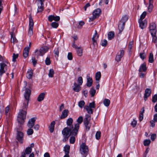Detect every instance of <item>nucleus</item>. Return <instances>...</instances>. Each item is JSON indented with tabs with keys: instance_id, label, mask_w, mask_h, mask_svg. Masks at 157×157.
Returning <instances> with one entry per match:
<instances>
[{
	"instance_id": "obj_1",
	"label": "nucleus",
	"mask_w": 157,
	"mask_h": 157,
	"mask_svg": "<svg viewBox=\"0 0 157 157\" xmlns=\"http://www.w3.org/2000/svg\"><path fill=\"white\" fill-rule=\"evenodd\" d=\"M31 94V90L29 89L26 88L24 94L25 100L24 101L23 109H20L18 114L17 120L21 124H23L26 118V112L25 109H27L29 103V98Z\"/></svg>"
},
{
	"instance_id": "obj_2",
	"label": "nucleus",
	"mask_w": 157,
	"mask_h": 157,
	"mask_svg": "<svg viewBox=\"0 0 157 157\" xmlns=\"http://www.w3.org/2000/svg\"><path fill=\"white\" fill-rule=\"evenodd\" d=\"M149 28L152 38V42L154 43H157L156 26L155 23L152 22L150 23Z\"/></svg>"
},
{
	"instance_id": "obj_3",
	"label": "nucleus",
	"mask_w": 157,
	"mask_h": 157,
	"mask_svg": "<svg viewBox=\"0 0 157 157\" xmlns=\"http://www.w3.org/2000/svg\"><path fill=\"white\" fill-rule=\"evenodd\" d=\"M77 121L78 123L75 124L74 129L73 130L72 132V136H75L77 134L79 127V124H81L83 121L82 117V116L79 117L77 119Z\"/></svg>"
},
{
	"instance_id": "obj_4",
	"label": "nucleus",
	"mask_w": 157,
	"mask_h": 157,
	"mask_svg": "<svg viewBox=\"0 0 157 157\" xmlns=\"http://www.w3.org/2000/svg\"><path fill=\"white\" fill-rule=\"evenodd\" d=\"M79 150L81 154L83 155V157H86L88 153L89 149L85 143H82L80 145Z\"/></svg>"
},
{
	"instance_id": "obj_5",
	"label": "nucleus",
	"mask_w": 157,
	"mask_h": 157,
	"mask_svg": "<svg viewBox=\"0 0 157 157\" xmlns=\"http://www.w3.org/2000/svg\"><path fill=\"white\" fill-rule=\"evenodd\" d=\"M62 133L64 136L63 140V142H65L68 140L70 135H72L71 134V131H69L68 128H64L62 131Z\"/></svg>"
},
{
	"instance_id": "obj_6",
	"label": "nucleus",
	"mask_w": 157,
	"mask_h": 157,
	"mask_svg": "<svg viewBox=\"0 0 157 157\" xmlns=\"http://www.w3.org/2000/svg\"><path fill=\"white\" fill-rule=\"evenodd\" d=\"M34 22L31 15L29 16V24L28 34L30 36L33 35Z\"/></svg>"
},
{
	"instance_id": "obj_7",
	"label": "nucleus",
	"mask_w": 157,
	"mask_h": 157,
	"mask_svg": "<svg viewBox=\"0 0 157 157\" xmlns=\"http://www.w3.org/2000/svg\"><path fill=\"white\" fill-rule=\"evenodd\" d=\"M101 10L100 9L95 10L93 12V16L89 18V21H93L96 18L98 17L100 15Z\"/></svg>"
},
{
	"instance_id": "obj_8",
	"label": "nucleus",
	"mask_w": 157,
	"mask_h": 157,
	"mask_svg": "<svg viewBox=\"0 0 157 157\" xmlns=\"http://www.w3.org/2000/svg\"><path fill=\"white\" fill-rule=\"evenodd\" d=\"M91 120V117L89 115H86L84 121V124L87 131L90 130L91 125L89 124V121Z\"/></svg>"
},
{
	"instance_id": "obj_9",
	"label": "nucleus",
	"mask_w": 157,
	"mask_h": 157,
	"mask_svg": "<svg viewBox=\"0 0 157 157\" xmlns=\"http://www.w3.org/2000/svg\"><path fill=\"white\" fill-rule=\"evenodd\" d=\"M73 122V120L71 118H69L67 120L66 123L67 126L68 127H66L65 128H68L69 130V131H71V134H72V132L73 130L74 129V128L73 126L72 125V123Z\"/></svg>"
},
{
	"instance_id": "obj_10",
	"label": "nucleus",
	"mask_w": 157,
	"mask_h": 157,
	"mask_svg": "<svg viewBox=\"0 0 157 157\" xmlns=\"http://www.w3.org/2000/svg\"><path fill=\"white\" fill-rule=\"evenodd\" d=\"M48 48L47 47L44 46L42 47L39 50H36L35 51V53H37L38 56H42L48 51Z\"/></svg>"
},
{
	"instance_id": "obj_11",
	"label": "nucleus",
	"mask_w": 157,
	"mask_h": 157,
	"mask_svg": "<svg viewBox=\"0 0 157 157\" xmlns=\"http://www.w3.org/2000/svg\"><path fill=\"white\" fill-rule=\"evenodd\" d=\"M0 74L2 75L7 71V66L6 64L4 63H1L0 64Z\"/></svg>"
},
{
	"instance_id": "obj_12",
	"label": "nucleus",
	"mask_w": 157,
	"mask_h": 157,
	"mask_svg": "<svg viewBox=\"0 0 157 157\" xmlns=\"http://www.w3.org/2000/svg\"><path fill=\"white\" fill-rule=\"evenodd\" d=\"M48 20L50 22H52L53 20L55 21H58L60 20V17L59 16L50 15L48 17Z\"/></svg>"
},
{
	"instance_id": "obj_13",
	"label": "nucleus",
	"mask_w": 157,
	"mask_h": 157,
	"mask_svg": "<svg viewBox=\"0 0 157 157\" xmlns=\"http://www.w3.org/2000/svg\"><path fill=\"white\" fill-rule=\"evenodd\" d=\"M151 94V91L150 89L147 88L146 89L144 95V98L145 101H146L147 100L148 97L150 96Z\"/></svg>"
},
{
	"instance_id": "obj_14",
	"label": "nucleus",
	"mask_w": 157,
	"mask_h": 157,
	"mask_svg": "<svg viewBox=\"0 0 157 157\" xmlns=\"http://www.w3.org/2000/svg\"><path fill=\"white\" fill-rule=\"evenodd\" d=\"M124 51L123 50H121L120 51V53H118L117 54L115 58V60L117 62H118L121 60V59L124 56Z\"/></svg>"
},
{
	"instance_id": "obj_15",
	"label": "nucleus",
	"mask_w": 157,
	"mask_h": 157,
	"mask_svg": "<svg viewBox=\"0 0 157 157\" xmlns=\"http://www.w3.org/2000/svg\"><path fill=\"white\" fill-rule=\"evenodd\" d=\"M38 6L37 13L42 12L44 10V3L37 2Z\"/></svg>"
},
{
	"instance_id": "obj_16",
	"label": "nucleus",
	"mask_w": 157,
	"mask_h": 157,
	"mask_svg": "<svg viewBox=\"0 0 157 157\" xmlns=\"http://www.w3.org/2000/svg\"><path fill=\"white\" fill-rule=\"evenodd\" d=\"M36 118L33 117L30 119L28 123V126L29 128H32L34 126Z\"/></svg>"
},
{
	"instance_id": "obj_17",
	"label": "nucleus",
	"mask_w": 157,
	"mask_h": 157,
	"mask_svg": "<svg viewBox=\"0 0 157 157\" xmlns=\"http://www.w3.org/2000/svg\"><path fill=\"white\" fill-rule=\"evenodd\" d=\"M98 37V35L97 34L96 30L95 31V33L92 38L93 44L94 46L97 45V40Z\"/></svg>"
},
{
	"instance_id": "obj_18",
	"label": "nucleus",
	"mask_w": 157,
	"mask_h": 157,
	"mask_svg": "<svg viewBox=\"0 0 157 157\" xmlns=\"http://www.w3.org/2000/svg\"><path fill=\"white\" fill-rule=\"evenodd\" d=\"M23 133L21 132L17 131V139L21 143H22V140H23Z\"/></svg>"
},
{
	"instance_id": "obj_19",
	"label": "nucleus",
	"mask_w": 157,
	"mask_h": 157,
	"mask_svg": "<svg viewBox=\"0 0 157 157\" xmlns=\"http://www.w3.org/2000/svg\"><path fill=\"white\" fill-rule=\"evenodd\" d=\"M73 87V90L76 92H78L81 89L80 85L77 84L75 82L74 83Z\"/></svg>"
},
{
	"instance_id": "obj_20",
	"label": "nucleus",
	"mask_w": 157,
	"mask_h": 157,
	"mask_svg": "<svg viewBox=\"0 0 157 157\" xmlns=\"http://www.w3.org/2000/svg\"><path fill=\"white\" fill-rule=\"evenodd\" d=\"M124 22L120 21L118 27L120 33H121L122 31L124 29Z\"/></svg>"
},
{
	"instance_id": "obj_21",
	"label": "nucleus",
	"mask_w": 157,
	"mask_h": 157,
	"mask_svg": "<svg viewBox=\"0 0 157 157\" xmlns=\"http://www.w3.org/2000/svg\"><path fill=\"white\" fill-rule=\"evenodd\" d=\"M68 110L67 109H65L62 112L61 116L60 117V119H63L67 117Z\"/></svg>"
},
{
	"instance_id": "obj_22",
	"label": "nucleus",
	"mask_w": 157,
	"mask_h": 157,
	"mask_svg": "<svg viewBox=\"0 0 157 157\" xmlns=\"http://www.w3.org/2000/svg\"><path fill=\"white\" fill-rule=\"evenodd\" d=\"M87 83L86 85L88 87H90L92 86L93 83L92 79L90 77L89 75H87Z\"/></svg>"
},
{
	"instance_id": "obj_23",
	"label": "nucleus",
	"mask_w": 157,
	"mask_h": 157,
	"mask_svg": "<svg viewBox=\"0 0 157 157\" xmlns=\"http://www.w3.org/2000/svg\"><path fill=\"white\" fill-rule=\"evenodd\" d=\"M29 48L25 47L23 52V56L25 58H26L28 56L29 52Z\"/></svg>"
},
{
	"instance_id": "obj_24",
	"label": "nucleus",
	"mask_w": 157,
	"mask_h": 157,
	"mask_svg": "<svg viewBox=\"0 0 157 157\" xmlns=\"http://www.w3.org/2000/svg\"><path fill=\"white\" fill-rule=\"evenodd\" d=\"M55 123V122L53 121L50 124L49 128V131L51 133H52L54 131Z\"/></svg>"
},
{
	"instance_id": "obj_25",
	"label": "nucleus",
	"mask_w": 157,
	"mask_h": 157,
	"mask_svg": "<svg viewBox=\"0 0 157 157\" xmlns=\"http://www.w3.org/2000/svg\"><path fill=\"white\" fill-rule=\"evenodd\" d=\"M138 22L139 23L140 27L141 29H143L146 27L147 25L146 23L144 22L142 20H139Z\"/></svg>"
},
{
	"instance_id": "obj_26",
	"label": "nucleus",
	"mask_w": 157,
	"mask_h": 157,
	"mask_svg": "<svg viewBox=\"0 0 157 157\" xmlns=\"http://www.w3.org/2000/svg\"><path fill=\"white\" fill-rule=\"evenodd\" d=\"M70 147L69 145H66L64 147V151L65 152V155L67 156L69 155L68 154L69 153V151Z\"/></svg>"
},
{
	"instance_id": "obj_27",
	"label": "nucleus",
	"mask_w": 157,
	"mask_h": 157,
	"mask_svg": "<svg viewBox=\"0 0 157 157\" xmlns=\"http://www.w3.org/2000/svg\"><path fill=\"white\" fill-rule=\"evenodd\" d=\"M146 65L145 63H143L141 64L139 69V72H144L146 70Z\"/></svg>"
},
{
	"instance_id": "obj_28",
	"label": "nucleus",
	"mask_w": 157,
	"mask_h": 157,
	"mask_svg": "<svg viewBox=\"0 0 157 157\" xmlns=\"http://www.w3.org/2000/svg\"><path fill=\"white\" fill-rule=\"evenodd\" d=\"M45 94L44 93H42L40 94L37 98V101L40 102L43 100L44 98Z\"/></svg>"
},
{
	"instance_id": "obj_29",
	"label": "nucleus",
	"mask_w": 157,
	"mask_h": 157,
	"mask_svg": "<svg viewBox=\"0 0 157 157\" xmlns=\"http://www.w3.org/2000/svg\"><path fill=\"white\" fill-rule=\"evenodd\" d=\"M84 109L86 110L89 114H92L93 113V110L92 108L88 107V105H86L85 106Z\"/></svg>"
},
{
	"instance_id": "obj_30",
	"label": "nucleus",
	"mask_w": 157,
	"mask_h": 157,
	"mask_svg": "<svg viewBox=\"0 0 157 157\" xmlns=\"http://www.w3.org/2000/svg\"><path fill=\"white\" fill-rule=\"evenodd\" d=\"M33 71L31 69H29L26 74V77L29 79H31L33 76Z\"/></svg>"
},
{
	"instance_id": "obj_31",
	"label": "nucleus",
	"mask_w": 157,
	"mask_h": 157,
	"mask_svg": "<svg viewBox=\"0 0 157 157\" xmlns=\"http://www.w3.org/2000/svg\"><path fill=\"white\" fill-rule=\"evenodd\" d=\"M114 36V33L113 32H110L108 34V39L111 40L113 39Z\"/></svg>"
},
{
	"instance_id": "obj_32",
	"label": "nucleus",
	"mask_w": 157,
	"mask_h": 157,
	"mask_svg": "<svg viewBox=\"0 0 157 157\" xmlns=\"http://www.w3.org/2000/svg\"><path fill=\"white\" fill-rule=\"evenodd\" d=\"M77 52L78 56H80L82 55V49L80 47H78L77 49Z\"/></svg>"
},
{
	"instance_id": "obj_33",
	"label": "nucleus",
	"mask_w": 157,
	"mask_h": 157,
	"mask_svg": "<svg viewBox=\"0 0 157 157\" xmlns=\"http://www.w3.org/2000/svg\"><path fill=\"white\" fill-rule=\"evenodd\" d=\"M110 100L107 99H105L103 101V103L105 105L106 107H108L109 106L110 104Z\"/></svg>"
},
{
	"instance_id": "obj_34",
	"label": "nucleus",
	"mask_w": 157,
	"mask_h": 157,
	"mask_svg": "<svg viewBox=\"0 0 157 157\" xmlns=\"http://www.w3.org/2000/svg\"><path fill=\"white\" fill-rule=\"evenodd\" d=\"M148 60L150 63H152L154 61L153 55L152 53H151L150 54Z\"/></svg>"
},
{
	"instance_id": "obj_35",
	"label": "nucleus",
	"mask_w": 157,
	"mask_h": 157,
	"mask_svg": "<svg viewBox=\"0 0 157 157\" xmlns=\"http://www.w3.org/2000/svg\"><path fill=\"white\" fill-rule=\"evenodd\" d=\"M101 77V73L100 72H97L95 75V78L97 81H99Z\"/></svg>"
},
{
	"instance_id": "obj_36",
	"label": "nucleus",
	"mask_w": 157,
	"mask_h": 157,
	"mask_svg": "<svg viewBox=\"0 0 157 157\" xmlns=\"http://www.w3.org/2000/svg\"><path fill=\"white\" fill-rule=\"evenodd\" d=\"M54 72V71L52 69H50L49 71L48 75L49 77L52 78L53 76Z\"/></svg>"
},
{
	"instance_id": "obj_37",
	"label": "nucleus",
	"mask_w": 157,
	"mask_h": 157,
	"mask_svg": "<svg viewBox=\"0 0 157 157\" xmlns=\"http://www.w3.org/2000/svg\"><path fill=\"white\" fill-rule=\"evenodd\" d=\"M90 94H91L92 97H93L96 93V90L93 89V88H92L90 89Z\"/></svg>"
},
{
	"instance_id": "obj_38",
	"label": "nucleus",
	"mask_w": 157,
	"mask_h": 157,
	"mask_svg": "<svg viewBox=\"0 0 157 157\" xmlns=\"http://www.w3.org/2000/svg\"><path fill=\"white\" fill-rule=\"evenodd\" d=\"M85 104V102L83 101H81L78 103V105L81 108H82Z\"/></svg>"
},
{
	"instance_id": "obj_39",
	"label": "nucleus",
	"mask_w": 157,
	"mask_h": 157,
	"mask_svg": "<svg viewBox=\"0 0 157 157\" xmlns=\"http://www.w3.org/2000/svg\"><path fill=\"white\" fill-rule=\"evenodd\" d=\"M128 17L127 16H124L122 17L120 21H122V22H124L125 24V22L127 21L128 19Z\"/></svg>"
},
{
	"instance_id": "obj_40",
	"label": "nucleus",
	"mask_w": 157,
	"mask_h": 157,
	"mask_svg": "<svg viewBox=\"0 0 157 157\" xmlns=\"http://www.w3.org/2000/svg\"><path fill=\"white\" fill-rule=\"evenodd\" d=\"M32 151V149L31 147H28L26 148L25 150V152L27 154H29L31 153Z\"/></svg>"
},
{
	"instance_id": "obj_41",
	"label": "nucleus",
	"mask_w": 157,
	"mask_h": 157,
	"mask_svg": "<svg viewBox=\"0 0 157 157\" xmlns=\"http://www.w3.org/2000/svg\"><path fill=\"white\" fill-rule=\"evenodd\" d=\"M101 132L100 131H97L95 135V137L97 139L99 140L100 138Z\"/></svg>"
},
{
	"instance_id": "obj_42",
	"label": "nucleus",
	"mask_w": 157,
	"mask_h": 157,
	"mask_svg": "<svg viewBox=\"0 0 157 157\" xmlns=\"http://www.w3.org/2000/svg\"><path fill=\"white\" fill-rule=\"evenodd\" d=\"M151 141L150 140H146L144 141V144L145 146L148 145L150 143Z\"/></svg>"
},
{
	"instance_id": "obj_43",
	"label": "nucleus",
	"mask_w": 157,
	"mask_h": 157,
	"mask_svg": "<svg viewBox=\"0 0 157 157\" xmlns=\"http://www.w3.org/2000/svg\"><path fill=\"white\" fill-rule=\"evenodd\" d=\"M31 128H30L28 129L27 131V134L28 135H31L33 133V129Z\"/></svg>"
},
{
	"instance_id": "obj_44",
	"label": "nucleus",
	"mask_w": 157,
	"mask_h": 157,
	"mask_svg": "<svg viewBox=\"0 0 157 157\" xmlns=\"http://www.w3.org/2000/svg\"><path fill=\"white\" fill-rule=\"evenodd\" d=\"M153 6V3H149V5L148 8V10L149 12L150 13L152 11Z\"/></svg>"
},
{
	"instance_id": "obj_45",
	"label": "nucleus",
	"mask_w": 157,
	"mask_h": 157,
	"mask_svg": "<svg viewBox=\"0 0 157 157\" xmlns=\"http://www.w3.org/2000/svg\"><path fill=\"white\" fill-rule=\"evenodd\" d=\"M51 25L53 28H57L59 25L56 22H54L52 23Z\"/></svg>"
},
{
	"instance_id": "obj_46",
	"label": "nucleus",
	"mask_w": 157,
	"mask_h": 157,
	"mask_svg": "<svg viewBox=\"0 0 157 157\" xmlns=\"http://www.w3.org/2000/svg\"><path fill=\"white\" fill-rule=\"evenodd\" d=\"M75 140V138L74 136H71L70 139V142L71 144H73Z\"/></svg>"
},
{
	"instance_id": "obj_47",
	"label": "nucleus",
	"mask_w": 157,
	"mask_h": 157,
	"mask_svg": "<svg viewBox=\"0 0 157 157\" xmlns=\"http://www.w3.org/2000/svg\"><path fill=\"white\" fill-rule=\"evenodd\" d=\"M78 82L79 84V85H82L83 83V79L81 77H79L78 78Z\"/></svg>"
},
{
	"instance_id": "obj_48",
	"label": "nucleus",
	"mask_w": 157,
	"mask_h": 157,
	"mask_svg": "<svg viewBox=\"0 0 157 157\" xmlns=\"http://www.w3.org/2000/svg\"><path fill=\"white\" fill-rule=\"evenodd\" d=\"M147 13L146 12L144 11L143 12V13L141 15L140 18L139 20H142L143 19L146 17V15Z\"/></svg>"
},
{
	"instance_id": "obj_49",
	"label": "nucleus",
	"mask_w": 157,
	"mask_h": 157,
	"mask_svg": "<svg viewBox=\"0 0 157 157\" xmlns=\"http://www.w3.org/2000/svg\"><path fill=\"white\" fill-rule=\"evenodd\" d=\"M18 56V54H15L13 53V61L15 62L16 61V59L17 58Z\"/></svg>"
},
{
	"instance_id": "obj_50",
	"label": "nucleus",
	"mask_w": 157,
	"mask_h": 157,
	"mask_svg": "<svg viewBox=\"0 0 157 157\" xmlns=\"http://www.w3.org/2000/svg\"><path fill=\"white\" fill-rule=\"evenodd\" d=\"M107 43V40H103L101 41V45L102 46L105 47Z\"/></svg>"
},
{
	"instance_id": "obj_51",
	"label": "nucleus",
	"mask_w": 157,
	"mask_h": 157,
	"mask_svg": "<svg viewBox=\"0 0 157 157\" xmlns=\"http://www.w3.org/2000/svg\"><path fill=\"white\" fill-rule=\"evenodd\" d=\"M95 104L94 101H93L92 102L90 103L89 104L88 107L91 108H94L95 107Z\"/></svg>"
},
{
	"instance_id": "obj_52",
	"label": "nucleus",
	"mask_w": 157,
	"mask_h": 157,
	"mask_svg": "<svg viewBox=\"0 0 157 157\" xmlns=\"http://www.w3.org/2000/svg\"><path fill=\"white\" fill-rule=\"evenodd\" d=\"M45 63L47 65H50L51 63L50 58L49 57H47L45 60Z\"/></svg>"
},
{
	"instance_id": "obj_53",
	"label": "nucleus",
	"mask_w": 157,
	"mask_h": 157,
	"mask_svg": "<svg viewBox=\"0 0 157 157\" xmlns=\"http://www.w3.org/2000/svg\"><path fill=\"white\" fill-rule=\"evenodd\" d=\"M157 101V94H155L152 97V101L153 102L155 103Z\"/></svg>"
},
{
	"instance_id": "obj_54",
	"label": "nucleus",
	"mask_w": 157,
	"mask_h": 157,
	"mask_svg": "<svg viewBox=\"0 0 157 157\" xmlns=\"http://www.w3.org/2000/svg\"><path fill=\"white\" fill-rule=\"evenodd\" d=\"M140 58L142 59H144L145 58L146 54L144 52L140 53Z\"/></svg>"
},
{
	"instance_id": "obj_55",
	"label": "nucleus",
	"mask_w": 157,
	"mask_h": 157,
	"mask_svg": "<svg viewBox=\"0 0 157 157\" xmlns=\"http://www.w3.org/2000/svg\"><path fill=\"white\" fill-rule=\"evenodd\" d=\"M136 121L134 119H133L131 123V124L133 127H135L136 126Z\"/></svg>"
},
{
	"instance_id": "obj_56",
	"label": "nucleus",
	"mask_w": 157,
	"mask_h": 157,
	"mask_svg": "<svg viewBox=\"0 0 157 157\" xmlns=\"http://www.w3.org/2000/svg\"><path fill=\"white\" fill-rule=\"evenodd\" d=\"M72 56L71 53L69 52L67 55L68 59L69 60H71L72 59Z\"/></svg>"
},
{
	"instance_id": "obj_57",
	"label": "nucleus",
	"mask_w": 157,
	"mask_h": 157,
	"mask_svg": "<svg viewBox=\"0 0 157 157\" xmlns=\"http://www.w3.org/2000/svg\"><path fill=\"white\" fill-rule=\"evenodd\" d=\"M84 24L85 23L84 21H80L79 23V26H78V27L79 28H81Z\"/></svg>"
},
{
	"instance_id": "obj_58",
	"label": "nucleus",
	"mask_w": 157,
	"mask_h": 157,
	"mask_svg": "<svg viewBox=\"0 0 157 157\" xmlns=\"http://www.w3.org/2000/svg\"><path fill=\"white\" fill-rule=\"evenodd\" d=\"M54 53L55 55H56L58 57L59 56V51L58 48L55 49L54 50Z\"/></svg>"
},
{
	"instance_id": "obj_59",
	"label": "nucleus",
	"mask_w": 157,
	"mask_h": 157,
	"mask_svg": "<svg viewBox=\"0 0 157 157\" xmlns=\"http://www.w3.org/2000/svg\"><path fill=\"white\" fill-rule=\"evenodd\" d=\"M17 40L15 38L12 37V36H11V41L12 43L13 42L14 44L15 43L17 42Z\"/></svg>"
},
{
	"instance_id": "obj_60",
	"label": "nucleus",
	"mask_w": 157,
	"mask_h": 157,
	"mask_svg": "<svg viewBox=\"0 0 157 157\" xmlns=\"http://www.w3.org/2000/svg\"><path fill=\"white\" fill-rule=\"evenodd\" d=\"M156 134H152L151 136V139L152 141H154L155 140V139L156 138Z\"/></svg>"
},
{
	"instance_id": "obj_61",
	"label": "nucleus",
	"mask_w": 157,
	"mask_h": 157,
	"mask_svg": "<svg viewBox=\"0 0 157 157\" xmlns=\"http://www.w3.org/2000/svg\"><path fill=\"white\" fill-rule=\"evenodd\" d=\"M32 59L33 65H35L36 63V60L35 58L34 57H32Z\"/></svg>"
},
{
	"instance_id": "obj_62",
	"label": "nucleus",
	"mask_w": 157,
	"mask_h": 157,
	"mask_svg": "<svg viewBox=\"0 0 157 157\" xmlns=\"http://www.w3.org/2000/svg\"><path fill=\"white\" fill-rule=\"evenodd\" d=\"M144 117V114H140L139 120L140 121H141L143 119Z\"/></svg>"
},
{
	"instance_id": "obj_63",
	"label": "nucleus",
	"mask_w": 157,
	"mask_h": 157,
	"mask_svg": "<svg viewBox=\"0 0 157 157\" xmlns=\"http://www.w3.org/2000/svg\"><path fill=\"white\" fill-rule=\"evenodd\" d=\"M90 6V5L89 3L86 4L84 7V8L85 11H86L87 7Z\"/></svg>"
},
{
	"instance_id": "obj_64",
	"label": "nucleus",
	"mask_w": 157,
	"mask_h": 157,
	"mask_svg": "<svg viewBox=\"0 0 157 157\" xmlns=\"http://www.w3.org/2000/svg\"><path fill=\"white\" fill-rule=\"evenodd\" d=\"M153 120L154 121L157 122V113L154 115Z\"/></svg>"
}]
</instances>
